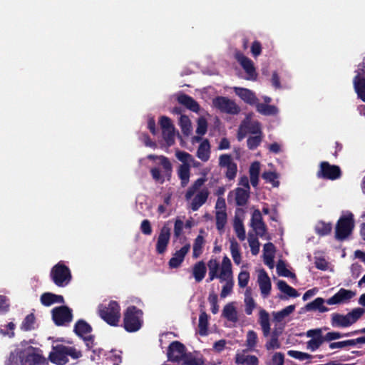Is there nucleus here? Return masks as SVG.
Instances as JSON below:
<instances>
[{
  "label": "nucleus",
  "mask_w": 365,
  "mask_h": 365,
  "mask_svg": "<svg viewBox=\"0 0 365 365\" xmlns=\"http://www.w3.org/2000/svg\"><path fill=\"white\" fill-rule=\"evenodd\" d=\"M205 243L204 237L202 235H198L194 241L192 247V257L197 258L202 252V246Z\"/></svg>",
  "instance_id": "c03bdc74"
},
{
  "label": "nucleus",
  "mask_w": 365,
  "mask_h": 365,
  "mask_svg": "<svg viewBox=\"0 0 365 365\" xmlns=\"http://www.w3.org/2000/svg\"><path fill=\"white\" fill-rule=\"evenodd\" d=\"M48 359L50 361L56 365H64L68 362L66 356V346L57 344L53 346L52 351L49 354Z\"/></svg>",
  "instance_id": "ddd939ff"
},
{
  "label": "nucleus",
  "mask_w": 365,
  "mask_h": 365,
  "mask_svg": "<svg viewBox=\"0 0 365 365\" xmlns=\"http://www.w3.org/2000/svg\"><path fill=\"white\" fill-rule=\"evenodd\" d=\"M354 227V220L352 213L341 216L336 225L335 238L339 241H344L351 234Z\"/></svg>",
  "instance_id": "423d86ee"
},
{
  "label": "nucleus",
  "mask_w": 365,
  "mask_h": 365,
  "mask_svg": "<svg viewBox=\"0 0 365 365\" xmlns=\"http://www.w3.org/2000/svg\"><path fill=\"white\" fill-rule=\"evenodd\" d=\"M325 341L322 336L314 337L307 341V348L312 351H315Z\"/></svg>",
  "instance_id": "6e6d98bb"
},
{
  "label": "nucleus",
  "mask_w": 365,
  "mask_h": 365,
  "mask_svg": "<svg viewBox=\"0 0 365 365\" xmlns=\"http://www.w3.org/2000/svg\"><path fill=\"white\" fill-rule=\"evenodd\" d=\"M52 319L56 326H65L73 320L72 309L67 306H60L51 311Z\"/></svg>",
  "instance_id": "0eeeda50"
},
{
  "label": "nucleus",
  "mask_w": 365,
  "mask_h": 365,
  "mask_svg": "<svg viewBox=\"0 0 365 365\" xmlns=\"http://www.w3.org/2000/svg\"><path fill=\"white\" fill-rule=\"evenodd\" d=\"M143 312L135 306H129L123 314V327L128 332H135L143 326Z\"/></svg>",
  "instance_id": "f257e3e1"
},
{
  "label": "nucleus",
  "mask_w": 365,
  "mask_h": 365,
  "mask_svg": "<svg viewBox=\"0 0 365 365\" xmlns=\"http://www.w3.org/2000/svg\"><path fill=\"white\" fill-rule=\"evenodd\" d=\"M350 336V332L347 333H340L338 331H330L327 333L324 336H323V339L325 341H332L334 340L342 338V337H348Z\"/></svg>",
  "instance_id": "864d4df0"
},
{
  "label": "nucleus",
  "mask_w": 365,
  "mask_h": 365,
  "mask_svg": "<svg viewBox=\"0 0 365 365\" xmlns=\"http://www.w3.org/2000/svg\"><path fill=\"white\" fill-rule=\"evenodd\" d=\"M140 230L145 235H150L153 232L150 222L148 220H143L140 225Z\"/></svg>",
  "instance_id": "338daca9"
},
{
  "label": "nucleus",
  "mask_w": 365,
  "mask_h": 365,
  "mask_svg": "<svg viewBox=\"0 0 365 365\" xmlns=\"http://www.w3.org/2000/svg\"><path fill=\"white\" fill-rule=\"evenodd\" d=\"M73 331L77 336L83 338L85 336V334L92 331V327L85 320L79 319L74 325Z\"/></svg>",
  "instance_id": "a878e982"
},
{
  "label": "nucleus",
  "mask_w": 365,
  "mask_h": 365,
  "mask_svg": "<svg viewBox=\"0 0 365 365\" xmlns=\"http://www.w3.org/2000/svg\"><path fill=\"white\" fill-rule=\"evenodd\" d=\"M324 300L323 298L317 297L312 302L308 303L306 305V309L307 311L319 310L320 312H326L329 309L324 306Z\"/></svg>",
  "instance_id": "473e14b6"
},
{
  "label": "nucleus",
  "mask_w": 365,
  "mask_h": 365,
  "mask_svg": "<svg viewBox=\"0 0 365 365\" xmlns=\"http://www.w3.org/2000/svg\"><path fill=\"white\" fill-rule=\"evenodd\" d=\"M207 129V122L204 117H200L197 120V126L196 133L200 135H203L206 133Z\"/></svg>",
  "instance_id": "13d9d810"
},
{
  "label": "nucleus",
  "mask_w": 365,
  "mask_h": 365,
  "mask_svg": "<svg viewBox=\"0 0 365 365\" xmlns=\"http://www.w3.org/2000/svg\"><path fill=\"white\" fill-rule=\"evenodd\" d=\"M213 105L221 112L229 114H237L240 111V107L234 101L227 97L218 96L213 100Z\"/></svg>",
  "instance_id": "1a4fd4ad"
},
{
  "label": "nucleus",
  "mask_w": 365,
  "mask_h": 365,
  "mask_svg": "<svg viewBox=\"0 0 365 365\" xmlns=\"http://www.w3.org/2000/svg\"><path fill=\"white\" fill-rule=\"evenodd\" d=\"M206 179L205 178H200L197 179L193 184L187 189L185 193V199L187 200H190L195 193L198 190L205 182Z\"/></svg>",
  "instance_id": "4c0bfd02"
},
{
  "label": "nucleus",
  "mask_w": 365,
  "mask_h": 365,
  "mask_svg": "<svg viewBox=\"0 0 365 365\" xmlns=\"http://www.w3.org/2000/svg\"><path fill=\"white\" fill-rule=\"evenodd\" d=\"M262 137L261 132L259 131V135L255 136H250L247 140V147L250 150H255L261 143Z\"/></svg>",
  "instance_id": "3c124183"
},
{
  "label": "nucleus",
  "mask_w": 365,
  "mask_h": 365,
  "mask_svg": "<svg viewBox=\"0 0 365 365\" xmlns=\"http://www.w3.org/2000/svg\"><path fill=\"white\" fill-rule=\"evenodd\" d=\"M197 157L203 162H207L210 157V145L208 140H204L198 146Z\"/></svg>",
  "instance_id": "393cba45"
},
{
  "label": "nucleus",
  "mask_w": 365,
  "mask_h": 365,
  "mask_svg": "<svg viewBox=\"0 0 365 365\" xmlns=\"http://www.w3.org/2000/svg\"><path fill=\"white\" fill-rule=\"evenodd\" d=\"M148 158L153 160L158 159L160 160V165L163 169L164 176L160 173L158 168L155 167L150 169V172L153 180L163 184L165 182V178H166L168 180L170 179L173 172V166L168 158L164 155L158 156L155 155H149Z\"/></svg>",
  "instance_id": "20e7f679"
},
{
  "label": "nucleus",
  "mask_w": 365,
  "mask_h": 365,
  "mask_svg": "<svg viewBox=\"0 0 365 365\" xmlns=\"http://www.w3.org/2000/svg\"><path fill=\"white\" fill-rule=\"evenodd\" d=\"M259 323L262 327L263 335L264 336H268L270 334V323L269 314L266 310L261 309L259 311Z\"/></svg>",
  "instance_id": "bb28decb"
},
{
  "label": "nucleus",
  "mask_w": 365,
  "mask_h": 365,
  "mask_svg": "<svg viewBox=\"0 0 365 365\" xmlns=\"http://www.w3.org/2000/svg\"><path fill=\"white\" fill-rule=\"evenodd\" d=\"M50 277L53 283L60 287L68 284L72 278L70 269L63 262H58L52 267Z\"/></svg>",
  "instance_id": "39448f33"
},
{
  "label": "nucleus",
  "mask_w": 365,
  "mask_h": 365,
  "mask_svg": "<svg viewBox=\"0 0 365 365\" xmlns=\"http://www.w3.org/2000/svg\"><path fill=\"white\" fill-rule=\"evenodd\" d=\"M265 347L267 350L279 349L280 347V344L277 338V334H274L271 335V339L266 343Z\"/></svg>",
  "instance_id": "e2e57ef3"
},
{
  "label": "nucleus",
  "mask_w": 365,
  "mask_h": 365,
  "mask_svg": "<svg viewBox=\"0 0 365 365\" xmlns=\"http://www.w3.org/2000/svg\"><path fill=\"white\" fill-rule=\"evenodd\" d=\"M170 227L167 224H165L160 229L155 247L158 254L162 255L167 250L170 239Z\"/></svg>",
  "instance_id": "f8f14e48"
},
{
  "label": "nucleus",
  "mask_w": 365,
  "mask_h": 365,
  "mask_svg": "<svg viewBox=\"0 0 365 365\" xmlns=\"http://www.w3.org/2000/svg\"><path fill=\"white\" fill-rule=\"evenodd\" d=\"M355 295L356 293L354 292L341 288L334 296L327 300V303L329 305L345 303Z\"/></svg>",
  "instance_id": "2eb2a0df"
},
{
  "label": "nucleus",
  "mask_w": 365,
  "mask_h": 365,
  "mask_svg": "<svg viewBox=\"0 0 365 365\" xmlns=\"http://www.w3.org/2000/svg\"><path fill=\"white\" fill-rule=\"evenodd\" d=\"M207 267L209 269V273L215 274H220L218 273L219 268H220V264L215 259H211L207 262Z\"/></svg>",
  "instance_id": "69168bd1"
},
{
  "label": "nucleus",
  "mask_w": 365,
  "mask_h": 365,
  "mask_svg": "<svg viewBox=\"0 0 365 365\" xmlns=\"http://www.w3.org/2000/svg\"><path fill=\"white\" fill-rule=\"evenodd\" d=\"M277 272L279 276L285 277H292L296 278V275L294 273L290 272L286 267L285 262L279 259L277 264Z\"/></svg>",
  "instance_id": "de8ad7c7"
},
{
  "label": "nucleus",
  "mask_w": 365,
  "mask_h": 365,
  "mask_svg": "<svg viewBox=\"0 0 365 365\" xmlns=\"http://www.w3.org/2000/svg\"><path fill=\"white\" fill-rule=\"evenodd\" d=\"M317 175L319 178L335 180L341 176V170L338 165H331L327 161H322L319 165V170Z\"/></svg>",
  "instance_id": "6e6552de"
},
{
  "label": "nucleus",
  "mask_w": 365,
  "mask_h": 365,
  "mask_svg": "<svg viewBox=\"0 0 365 365\" xmlns=\"http://www.w3.org/2000/svg\"><path fill=\"white\" fill-rule=\"evenodd\" d=\"M209 191L207 188L201 190L192 199L191 209L197 211L207 200Z\"/></svg>",
  "instance_id": "5701e85b"
},
{
  "label": "nucleus",
  "mask_w": 365,
  "mask_h": 365,
  "mask_svg": "<svg viewBox=\"0 0 365 365\" xmlns=\"http://www.w3.org/2000/svg\"><path fill=\"white\" fill-rule=\"evenodd\" d=\"M353 86L358 98L365 102V75L356 73L353 78Z\"/></svg>",
  "instance_id": "aec40b11"
},
{
  "label": "nucleus",
  "mask_w": 365,
  "mask_h": 365,
  "mask_svg": "<svg viewBox=\"0 0 365 365\" xmlns=\"http://www.w3.org/2000/svg\"><path fill=\"white\" fill-rule=\"evenodd\" d=\"M365 313V309L357 307L346 315L339 313L331 314V324L334 327H349L356 323Z\"/></svg>",
  "instance_id": "f03ea898"
},
{
  "label": "nucleus",
  "mask_w": 365,
  "mask_h": 365,
  "mask_svg": "<svg viewBox=\"0 0 365 365\" xmlns=\"http://www.w3.org/2000/svg\"><path fill=\"white\" fill-rule=\"evenodd\" d=\"M287 354L288 356L300 361L311 359L312 358V356L307 353L296 350H289L287 351Z\"/></svg>",
  "instance_id": "5fc2aeb1"
},
{
  "label": "nucleus",
  "mask_w": 365,
  "mask_h": 365,
  "mask_svg": "<svg viewBox=\"0 0 365 365\" xmlns=\"http://www.w3.org/2000/svg\"><path fill=\"white\" fill-rule=\"evenodd\" d=\"M258 283L262 297H267L270 294L272 284L267 273L264 269H262L259 272Z\"/></svg>",
  "instance_id": "a211bd4d"
},
{
  "label": "nucleus",
  "mask_w": 365,
  "mask_h": 365,
  "mask_svg": "<svg viewBox=\"0 0 365 365\" xmlns=\"http://www.w3.org/2000/svg\"><path fill=\"white\" fill-rule=\"evenodd\" d=\"M245 313L247 315L252 314L253 309L255 308L256 304L252 297V291L250 288H247L245 293Z\"/></svg>",
  "instance_id": "f704fd0d"
},
{
  "label": "nucleus",
  "mask_w": 365,
  "mask_h": 365,
  "mask_svg": "<svg viewBox=\"0 0 365 365\" xmlns=\"http://www.w3.org/2000/svg\"><path fill=\"white\" fill-rule=\"evenodd\" d=\"M219 166L220 168H225V177L230 180H234L237 173V165L232 160L231 155L222 154L219 157Z\"/></svg>",
  "instance_id": "9d476101"
},
{
  "label": "nucleus",
  "mask_w": 365,
  "mask_h": 365,
  "mask_svg": "<svg viewBox=\"0 0 365 365\" xmlns=\"http://www.w3.org/2000/svg\"><path fill=\"white\" fill-rule=\"evenodd\" d=\"M250 279V273L247 271H241L238 274V284L244 288L247 286Z\"/></svg>",
  "instance_id": "052dcab7"
},
{
  "label": "nucleus",
  "mask_w": 365,
  "mask_h": 365,
  "mask_svg": "<svg viewBox=\"0 0 365 365\" xmlns=\"http://www.w3.org/2000/svg\"><path fill=\"white\" fill-rule=\"evenodd\" d=\"M224 282H225V284L222 287V291L220 293L221 298H225L232 291L234 281H233V274H232V267H230V275L227 274V275H226L225 277Z\"/></svg>",
  "instance_id": "c85d7f7f"
},
{
  "label": "nucleus",
  "mask_w": 365,
  "mask_h": 365,
  "mask_svg": "<svg viewBox=\"0 0 365 365\" xmlns=\"http://www.w3.org/2000/svg\"><path fill=\"white\" fill-rule=\"evenodd\" d=\"M236 59L247 73V77L246 79L252 81L256 80L257 73L256 72L252 61L242 53H238L236 54Z\"/></svg>",
  "instance_id": "4468645a"
},
{
  "label": "nucleus",
  "mask_w": 365,
  "mask_h": 365,
  "mask_svg": "<svg viewBox=\"0 0 365 365\" xmlns=\"http://www.w3.org/2000/svg\"><path fill=\"white\" fill-rule=\"evenodd\" d=\"M182 361L184 365H204L205 364L202 357H196L191 352L186 353Z\"/></svg>",
  "instance_id": "a18cd8bd"
},
{
  "label": "nucleus",
  "mask_w": 365,
  "mask_h": 365,
  "mask_svg": "<svg viewBox=\"0 0 365 365\" xmlns=\"http://www.w3.org/2000/svg\"><path fill=\"white\" fill-rule=\"evenodd\" d=\"M262 178L266 182L272 183L274 187H278L279 185V182L277 180L278 175L275 172L265 171L262 173Z\"/></svg>",
  "instance_id": "8fccbe9b"
},
{
  "label": "nucleus",
  "mask_w": 365,
  "mask_h": 365,
  "mask_svg": "<svg viewBox=\"0 0 365 365\" xmlns=\"http://www.w3.org/2000/svg\"><path fill=\"white\" fill-rule=\"evenodd\" d=\"M235 362L241 365H258L259 360L254 355L237 354Z\"/></svg>",
  "instance_id": "c756f323"
},
{
  "label": "nucleus",
  "mask_w": 365,
  "mask_h": 365,
  "mask_svg": "<svg viewBox=\"0 0 365 365\" xmlns=\"http://www.w3.org/2000/svg\"><path fill=\"white\" fill-rule=\"evenodd\" d=\"M185 354V346L178 341L171 342L168 348V359L173 362H180L183 359Z\"/></svg>",
  "instance_id": "9b49d317"
},
{
  "label": "nucleus",
  "mask_w": 365,
  "mask_h": 365,
  "mask_svg": "<svg viewBox=\"0 0 365 365\" xmlns=\"http://www.w3.org/2000/svg\"><path fill=\"white\" fill-rule=\"evenodd\" d=\"M332 225L330 222L319 221L315 226V232L319 236H325L331 233Z\"/></svg>",
  "instance_id": "ea45409f"
},
{
  "label": "nucleus",
  "mask_w": 365,
  "mask_h": 365,
  "mask_svg": "<svg viewBox=\"0 0 365 365\" xmlns=\"http://www.w3.org/2000/svg\"><path fill=\"white\" fill-rule=\"evenodd\" d=\"M178 103L184 106L187 109L192 112L198 113L200 110V106L198 103L191 96L182 93L178 96Z\"/></svg>",
  "instance_id": "412c9836"
},
{
  "label": "nucleus",
  "mask_w": 365,
  "mask_h": 365,
  "mask_svg": "<svg viewBox=\"0 0 365 365\" xmlns=\"http://www.w3.org/2000/svg\"><path fill=\"white\" fill-rule=\"evenodd\" d=\"M179 125L182 133L185 135H189L192 131V125L190 118L185 115H181Z\"/></svg>",
  "instance_id": "49530a36"
},
{
  "label": "nucleus",
  "mask_w": 365,
  "mask_h": 365,
  "mask_svg": "<svg viewBox=\"0 0 365 365\" xmlns=\"http://www.w3.org/2000/svg\"><path fill=\"white\" fill-rule=\"evenodd\" d=\"M206 272L207 267L202 260L196 262L192 267V275L197 283L202 281L206 275Z\"/></svg>",
  "instance_id": "4be33fe9"
},
{
  "label": "nucleus",
  "mask_w": 365,
  "mask_h": 365,
  "mask_svg": "<svg viewBox=\"0 0 365 365\" xmlns=\"http://www.w3.org/2000/svg\"><path fill=\"white\" fill-rule=\"evenodd\" d=\"M190 248V244H186L180 250L176 251L168 262L170 268H178L184 261L185 257L189 252Z\"/></svg>",
  "instance_id": "dca6fc26"
},
{
  "label": "nucleus",
  "mask_w": 365,
  "mask_h": 365,
  "mask_svg": "<svg viewBox=\"0 0 365 365\" xmlns=\"http://www.w3.org/2000/svg\"><path fill=\"white\" fill-rule=\"evenodd\" d=\"M41 302L46 307H49L55 303H63L64 299L61 295L55 294L51 292H45L41 296Z\"/></svg>",
  "instance_id": "b1692460"
},
{
  "label": "nucleus",
  "mask_w": 365,
  "mask_h": 365,
  "mask_svg": "<svg viewBox=\"0 0 365 365\" xmlns=\"http://www.w3.org/2000/svg\"><path fill=\"white\" fill-rule=\"evenodd\" d=\"M198 328L200 335L205 336L207 334L208 315L205 312H201L200 314Z\"/></svg>",
  "instance_id": "a19ab883"
},
{
  "label": "nucleus",
  "mask_w": 365,
  "mask_h": 365,
  "mask_svg": "<svg viewBox=\"0 0 365 365\" xmlns=\"http://www.w3.org/2000/svg\"><path fill=\"white\" fill-rule=\"evenodd\" d=\"M159 123L162 131L175 128L170 118L165 115L160 118Z\"/></svg>",
  "instance_id": "bf43d9fd"
},
{
  "label": "nucleus",
  "mask_w": 365,
  "mask_h": 365,
  "mask_svg": "<svg viewBox=\"0 0 365 365\" xmlns=\"http://www.w3.org/2000/svg\"><path fill=\"white\" fill-rule=\"evenodd\" d=\"M252 228L255 230L256 234L260 237H263L267 232V227L264 222L260 224L255 223L252 225Z\"/></svg>",
  "instance_id": "774afa93"
},
{
  "label": "nucleus",
  "mask_w": 365,
  "mask_h": 365,
  "mask_svg": "<svg viewBox=\"0 0 365 365\" xmlns=\"http://www.w3.org/2000/svg\"><path fill=\"white\" fill-rule=\"evenodd\" d=\"M22 356H19L16 353L11 352L6 361V365H22Z\"/></svg>",
  "instance_id": "680f3d73"
},
{
  "label": "nucleus",
  "mask_w": 365,
  "mask_h": 365,
  "mask_svg": "<svg viewBox=\"0 0 365 365\" xmlns=\"http://www.w3.org/2000/svg\"><path fill=\"white\" fill-rule=\"evenodd\" d=\"M232 267V263L230 259L227 256H225L222 259V266L220 274H215L212 273H209V277L207 279V282H212L216 278L220 279V282H224L225 277L226 275H230V267Z\"/></svg>",
  "instance_id": "6ab92c4d"
},
{
  "label": "nucleus",
  "mask_w": 365,
  "mask_h": 365,
  "mask_svg": "<svg viewBox=\"0 0 365 365\" xmlns=\"http://www.w3.org/2000/svg\"><path fill=\"white\" fill-rule=\"evenodd\" d=\"M256 109L257 112L264 115H272L277 113L276 106L265 103H257Z\"/></svg>",
  "instance_id": "e433bc0d"
},
{
  "label": "nucleus",
  "mask_w": 365,
  "mask_h": 365,
  "mask_svg": "<svg viewBox=\"0 0 365 365\" xmlns=\"http://www.w3.org/2000/svg\"><path fill=\"white\" fill-rule=\"evenodd\" d=\"M175 156L178 160L182 163V165H190V163L194 160L192 156L185 151L177 150Z\"/></svg>",
  "instance_id": "603ef678"
},
{
  "label": "nucleus",
  "mask_w": 365,
  "mask_h": 365,
  "mask_svg": "<svg viewBox=\"0 0 365 365\" xmlns=\"http://www.w3.org/2000/svg\"><path fill=\"white\" fill-rule=\"evenodd\" d=\"M234 229L239 240L241 241L245 240L246 237L245 230L240 220L237 218L235 220Z\"/></svg>",
  "instance_id": "09e8293b"
},
{
  "label": "nucleus",
  "mask_w": 365,
  "mask_h": 365,
  "mask_svg": "<svg viewBox=\"0 0 365 365\" xmlns=\"http://www.w3.org/2000/svg\"><path fill=\"white\" fill-rule=\"evenodd\" d=\"M36 329V317L33 313L28 314L21 324V329L24 331L34 330Z\"/></svg>",
  "instance_id": "58836bf2"
},
{
  "label": "nucleus",
  "mask_w": 365,
  "mask_h": 365,
  "mask_svg": "<svg viewBox=\"0 0 365 365\" xmlns=\"http://www.w3.org/2000/svg\"><path fill=\"white\" fill-rule=\"evenodd\" d=\"M250 197V190L237 187L235 190V202L238 206H244L247 204Z\"/></svg>",
  "instance_id": "7c9ffc66"
},
{
  "label": "nucleus",
  "mask_w": 365,
  "mask_h": 365,
  "mask_svg": "<svg viewBox=\"0 0 365 365\" xmlns=\"http://www.w3.org/2000/svg\"><path fill=\"white\" fill-rule=\"evenodd\" d=\"M216 228L220 232L224 230L227 223V213L225 210H217L215 214Z\"/></svg>",
  "instance_id": "37998d69"
},
{
  "label": "nucleus",
  "mask_w": 365,
  "mask_h": 365,
  "mask_svg": "<svg viewBox=\"0 0 365 365\" xmlns=\"http://www.w3.org/2000/svg\"><path fill=\"white\" fill-rule=\"evenodd\" d=\"M257 335L255 331L250 330L247 332V345L250 347L253 348L257 344Z\"/></svg>",
  "instance_id": "0e129e2a"
},
{
  "label": "nucleus",
  "mask_w": 365,
  "mask_h": 365,
  "mask_svg": "<svg viewBox=\"0 0 365 365\" xmlns=\"http://www.w3.org/2000/svg\"><path fill=\"white\" fill-rule=\"evenodd\" d=\"M277 287L282 292L286 294L288 297H297L299 296L298 292L293 287L288 285L284 280L278 281Z\"/></svg>",
  "instance_id": "c9c22d12"
},
{
  "label": "nucleus",
  "mask_w": 365,
  "mask_h": 365,
  "mask_svg": "<svg viewBox=\"0 0 365 365\" xmlns=\"http://www.w3.org/2000/svg\"><path fill=\"white\" fill-rule=\"evenodd\" d=\"M162 135L168 146H171L175 143V128L163 130Z\"/></svg>",
  "instance_id": "4d7b16f0"
},
{
  "label": "nucleus",
  "mask_w": 365,
  "mask_h": 365,
  "mask_svg": "<svg viewBox=\"0 0 365 365\" xmlns=\"http://www.w3.org/2000/svg\"><path fill=\"white\" fill-rule=\"evenodd\" d=\"M230 252L234 262L239 265L242 260L241 253L240 251V245L234 239L230 242Z\"/></svg>",
  "instance_id": "79ce46f5"
},
{
  "label": "nucleus",
  "mask_w": 365,
  "mask_h": 365,
  "mask_svg": "<svg viewBox=\"0 0 365 365\" xmlns=\"http://www.w3.org/2000/svg\"><path fill=\"white\" fill-rule=\"evenodd\" d=\"M190 165H180L178 170V175L181 180V185L185 187L187 185L190 179Z\"/></svg>",
  "instance_id": "72a5a7b5"
},
{
  "label": "nucleus",
  "mask_w": 365,
  "mask_h": 365,
  "mask_svg": "<svg viewBox=\"0 0 365 365\" xmlns=\"http://www.w3.org/2000/svg\"><path fill=\"white\" fill-rule=\"evenodd\" d=\"M234 91L237 96L249 105H256L258 102L255 93L248 88L235 87Z\"/></svg>",
  "instance_id": "f3484780"
},
{
  "label": "nucleus",
  "mask_w": 365,
  "mask_h": 365,
  "mask_svg": "<svg viewBox=\"0 0 365 365\" xmlns=\"http://www.w3.org/2000/svg\"><path fill=\"white\" fill-rule=\"evenodd\" d=\"M34 348L29 346L28 350H31V352H28L26 356H22L21 360L22 365H35L39 364L41 360V356L34 352Z\"/></svg>",
  "instance_id": "cd10ccee"
},
{
  "label": "nucleus",
  "mask_w": 365,
  "mask_h": 365,
  "mask_svg": "<svg viewBox=\"0 0 365 365\" xmlns=\"http://www.w3.org/2000/svg\"><path fill=\"white\" fill-rule=\"evenodd\" d=\"M120 307L115 301H110L108 304L98 306V314L108 324L115 327L120 317Z\"/></svg>",
  "instance_id": "7ed1b4c3"
},
{
  "label": "nucleus",
  "mask_w": 365,
  "mask_h": 365,
  "mask_svg": "<svg viewBox=\"0 0 365 365\" xmlns=\"http://www.w3.org/2000/svg\"><path fill=\"white\" fill-rule=\"evenodd\" d=\"M222 316L232 322H236L238 319L237 310L232 303H229L224 307Z\"/></svg>",
  "instance_id": "2f4dec72"
}]
</instances>
